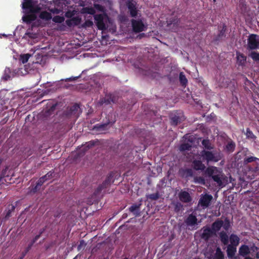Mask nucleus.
Masks as SVG:
<instances>
[{
	"label": "nucleus",
	"mask_w": 259,
	"mask_h": 259,
	"mask_svg": "<svg viewBox=\"0 0 259 259\" xmlns=\"http://www.w3.org/2000/svg\"><path fill=\"white\" fill-rule=\"evenodd\" d=\"M115 173L113 171H111L107 176L105 181L100 185L95 190L94 194L96 195H99L103 190L109 187L111 183L114 182L113 178Z\"/></svg>",
	"instance_id": "5"
},
{
	"label": "nucleus",
	"mask_w": 259,
	"mask_h": 259,
	"mask_svg": "<svg viewBox=\"0 0 259 259\" xmlns=\"http://www.w3.org/2000/svg\"><path fill=\"white\" fill-rule=\"evenodd\" d=\"M13 94H14V96L15 97H16V96H17H17L18 97V96H19V95L18 94V93H13Z\"/></svg>",
	"instance_id": "61"
},
{
	"label": "nucleus",
	"mask_w": 259,
	"mask_h": 259,
	"mask_svg": "<svg viewBox=\"0 0 259 259\" xmlns=\"http://www.w3.org/2000/svg\"><path fill=\"white\" fill-rule=\"evenodd\" d=\"M179 81L181 85L185 88L188 83V80L184 74V72H181L179 74Z\"/></svg>",
	"instance_id": "27"
},
{
	"label": "nucleus",
	"mask_w": 259,
	"mask_h": 259,
	"mask_svg": "<svg viewBox=\"0 0 259 259\" xmlns=\"http://www.w3.org/2000/svg\"><path fill=\"white\" fill-rule=\"evenodd\" d=\"M250 171L253 172H259V158H257L256 160L252 164L251 166L248 167Z\"/></svg>",
	"instance_id": "29"
},
{
	"label": "nucleus",
	"mask_w": 259,
	"mask_h": 259,
	"mask_svg": "<svg viewBox=\"0 0 259 259\" xmlns=\"http://www.w3.org/2000/svg\"><path fill=\"white\" fill-rule=\"evenodd\" d=\"M99 143L98 140H92L88 142H87L84 145H82L80 148L79 152V155H83L85 153L89 150L90 148L93 147L96 145H98Z\"/></svg>",
	"instance_id": "10"
},
{
	"label": "nucleus",
	"mask_w": 259,
	"mask_h": 259,
	"mask_svg": "<svg viewBox=\"0 0 259 259\" xmlns=\"http://www.w3.org/2000/svg\"><path fill=\"white\" fill-rule=\"evenodd\" d=\"M35 12V11L34 10V8H33V13H34ZM33 21L35 20L36 18V17L34 14H33Z\"/></svg>",
	"instance_id": "59"
},
{
	"label": "nucleus",
	"mask_w": 259,
	"mask_h": 259,
	"mask_svg": "<svg viewBox=\"0 0 259 259\" xmlns=\"http://www.w3.org/2000/svg\"><path fill=\"white\" fill-rule=\"evenodd\" d=\"M202 233L200 237L201 238L205 241H208L212 236L215 235L210 227L206 226L202 228Z\"/></svg>",
	"instance_id": "9"
},
{
	"label": "nucleus",
	"mask_w": 259,
	"mask_h": 259,
	"mask_svg": "<svg viewBox=\"0 0 259 259\" xmlns=\"http://www.w3.org/2000/svg\"><path fill=\"white\" fill-rule=\"evenodd\" d=\"M257 157L252 156H245L243 160V164L244 165H247L249 163H253L256 160Z\"/></svg>",
	"instance_id": "25"
},
{
	"label": "nucleus",
	"mask_w": 259,
	"mask_h": 259,
	"mask_svg": "<svg viewBox=\"0 0 259 259\" xmlns=\"http://www.w3.org/2000/svg\"><path fill=\"white\" fill-rule=\"evenodd\" d=\"M214 259H224V254L220 248L216 249L214 255Z\"/></svg>",
	"instance_id": "33"
},
{
	"label": "nucleus",
	"mask_w": 259,
	"mask_h": 259,
	"mask_svg": "<svg viewBox=\"0 0 259 259\" xmlns=\"http://www.w3.org/2000/svg\"><path fill=\"white\" fill-rule=\"evenodd\" d=\"M183 205L180 202H176L174 205V210L176 212H179L183 209Z\"/></svg>",
	"instance_id": "43"
},
{
	"label": "nucleus",
	"mask_w": 259,
	"mask_h": 259,
	"mask_svg": "<svg viewBox=\"0 0 259 259\" xmlns=\"http://www.w3.org/2000/svg\"><path fill=\"white\" fill-rule=\"evenodd\" d=\"M201 144L203 147V150H211L214 148L213 145L208 139H203L201 142Z\"/></svg>",
	"instance_id": "22"
},
{
	"label": "nucleus",
	"mask_w": 259,
	"mask_h": 259,
	"mask_svg": "<svg viewBox=\"0 0 259 259\" xmlns=\"http://www.w3.org/2000/svg\"><path fill=\"white\" fill-rule=\"evenodd\" d=\"M200 155L202 161L207 164L210 162H217L222 158L220 153L217 150H203L200 152Z\"/></svg>",
	"instance_id": "4"
},
{
	"label": "nucleus",
	"mask_w": 259,
	"mask_h": 259,
	"mask_svg": "<svg viewBox=\"0 0 259 259\" xmlns=\"http://www.w3.org/2000/svg\"><path fill=\"white\" fill-rule=\"evenodd\" d=\"M230 244L229 245L237 246L239 243L240 239L238 236L234 234H232L229 237Z\"/></svg>",
	"instance_id": "20"
},
{
	"label": "nucleus",
	"mask_w": 259,
	"mask_h": 259,
	"mask_svg": "<svg viewBox=\"0 0 259 259\" xmlns=\"http://www.w3.org/2000/svg\"><path fill=\"white\" fill-rule=\"evenodd\" d=\"M223 226V221L220 219H217L211 225L210 228L213 233L216 235Z\"/></svg>",
	"instance_id": "15"
},
{
	"label": "nucleus",
	"mask_w": 259,
	"mask_h": 259,
	"mask_svg": "<svg viewBox=\"0 0 259 259\" xmlns=\"http://www.w3.org/2000/svg\"><path fill=\"white\" fill-rule=\"evenodd\" d=\"M32 70L31 65L29 64L25 65L23 68H21L18 72L19 75H25L30 72Z\"/></svg>",
	"instance_id": "21"
},
{
	"label": "nucleus",
	"mask_w": 259,
	"mask_h": 259,
	"mask_svg": "<svg viewBox=\"0 0 259 259\" xmlns=\"http://www.w3.org/2000/svg\"><path fill=\"white\" fill-rule=\"evenodd\" d=\"M7 92V91L6 90H2L1 91H0V95H3V94H5V93Z\"/></svg>",
	"instance_id": "57"
},
{
	"label": "nucleus",
	"mask_w": 259,
	"mask_h": 259,
	"mask_svg": "<svg viewBox=\"0 0 259 259\" xmlns=\"http://www.w3.org/2000/svg\"><path fill=\"white\" fill-rule=\"evenodd\" d=\"M30 115H28L26 119H25V123L24 125L25 127H27L30 124H31V121H30Z\"/></svg>",
	"instance_id": "50"
},
{
	"label": "nucleus",
	"mask_w": 259,
	"mask_h": 259,
	"mask_svg": "<svg viewBox=\"0 0 259 259\" xmlns=\"http://www.w3.org/2000/svg\"><path fill=\"white\" fill-rule=\"evenodd\" d=\"M227 253L229 257H233L236 252V246L227 245Z\"/></svg>",
	"instance_id": "26"
},
{
	"label": "nucleus",
	"mask_w": 259,
	"mask_h": 259,
	"mask_svg": "<svg viewBox=\"0 0 259 259\" xmlns=\"http://www.w3.org/2000/svg\"><path fill=\"white\" fill-rule=\"evenodd\" d=\"M111 102H114L113 99L111 96H106L104 98L101 100V104L104 103L106 104H110Z\"/></svg>",
	"instance_id": "38"
},
{
	"label": "nucleus",
	"mask_w": 259,
	"mask_h": 259,
	"mask_svg": "<svg viewBox=\"0 0 259 259\" xmlns=\"http://www.w3.org/2000/svg\"><path fill=\"white\" fill-rule=\"evenodd\" d=\"M218 28L219 32L215 39L217 41L222 40L226 36V32L227 30V26L225 24H223L222 26H219Z\"/></svg>",
	"instance_id": "14"
},
{
	"label": "nucleus",
	"mask_w": 259,
	"mask_h": 259,
	"mask_svg": "<svg viewBox=\"0 0 259 259\" xmlns=\"http://www.w3.org/2000/svg\"><path fill=\"white\" fill-rule=\"evenodd\" d=\"M56 106V104L53 105L51 106V109H51L52 111H53V110L55 109Z\"/></svg>",
	"instance_id": "55"
},
{
	"label": "nucleus",
	"mask_w": 259,
	"mask_h": 259,
	"mask_svg": "<svg viewBox=\"0 0 259 259\" xmlns=\"http://www.w3.org/2000/svg\"><path fill=\"white\" fill-rule=\"evenodd\" d=\"M212 199V196L211 195L206 194L201 196L198 203L202 207L206 208L209 206Z\"/></svg>",
	"instance_id": "11"
},
{
	"label": "nucleus",
	"mask_w": 259,
	"mask_h": 259,
	"mask_svg": "<svg viewBox=\"0 0 259 259\" xmlns=\"http://www.w3.org/2000/svg\"><path fill=\"white\" fill-rule=\"evenodd\" d=\"M220 239L224 245H227L229 243V237L227 233L224 231H221L219 233Z\"/></svg>",
	"instance_id": "24"
},
{
	"label": "nucleus",
	"mask_w": 259,
	"mask_h": 259,
	"mask_svg": "<svg viewBox=\"0 0 259 259\" xmlns=\"http://www.w3.org/2000/svg\"><path fill=\"white\" fill-rule=\"evenodd\" d=\"M73 108L74 109H71V110H74L76 109V106H74V107H73Z\"/></svg>",
	"instance_id": "63"
},
{
	"label": "nucleus",
	"mask_w": 259,
	"mask_h": 259,
	"mask_svg": "<svg viewBox=\"0 0 259 259\" xmlns=\"http://www.w3.org/2000/svg\"><path fill=\"white\" fill-rule=\"evenodd\" d=\"M31 57V55L30 54H21L20 55L19 60L22 63L25 64L28 62Z\"/></svg>",
	"instance_id": "30"
},
{
	"label": "nucleus",
	"mask_w": 259,
	"mask_h": 259,
	"mask_svg": "<svg viewBox=\"0 0 259 259\" xmlns=\"http://www.w3.org/2000/svg\"><path fill=\"white\" fill-rule=\"evenodd\" d=\"M65 22H66V24H67V25L69 26V27H71L72 26H74L73 23H72V22L71 21V19L66 20Z\"/></svg>",
	"instance_id": "52"
},
{
	"label": "nucleus",
	"mask_w": 259,
	"mask_h": 259,
	"mask_svg": "<svg viewBox=\"0 0 259 259\" xmlns=\"http://www.w3.org/2000/svg\"><path fill=\"white\" fill-rule=\"evenodd\" d=\"M94 12H95V11H94V9H90V11L89 12V13L92 14H93L94 13Z\"/></svg>",
	"instance_id": "58"
},
{
	"label": "nucleus",
	"mask_w": 259,
	"mask_h": 259,
	"mask_svg": "<svg viewBox=\"0 0 259 259\" xmlns=\"http://www.w3.org/2000/svg\"><path fill=\"white\" fill-rule=\"evenodd\" d=\"M249 56L251 57L254 61L259 62V53L255 51H252L249 54Z\"/></svg>",
	"instance_id": "41"
},
{
	"label": "nucleus",
	"mask_w": 259,
	"mask_h": 259,
	"mask_svg": "<svg viewBox=\"0 0 259 259\" xmlns=\"http://www.w3.org/2000/svg\"><path fill=\"white\" fill-rule=\"evenodd\" d=\"M50 11L53 13L58 14L59 13V11L57 9H51Z\"/></svg>",
	"instance_id": "54"
},
{
	"label": "nucleus",
	"mask_w": 259,
	"mask_h": 259,
	"mask_svg": "<svg viewBox=\"0 0 259 259\" xmlns=\"http://www.w3.org/2000/svg\"><path fill=\"white\" fill-rule=\"evenodd\" d=\"M64 20V18L60 16H56L53 18V21L56 23H62Z\"/></svg>",
	"instance_id": "45"
},
{
	"label": "nucleus",
	"mask_w": 259,
	"mask_h": 259,
	"mask_svg": "<svg viewBox=\"0 0 259 259\" xmlns=\"http://www.w3.org/2000/svg\"><path fill=\"white\" fill-rule=\"evenodd\" d=\"M236 58L239 66H243L246 62V57L242 53L237 52Z\"/></svg>",
	"instance_id": "17"
},
{
	"label": "nucleus",
	"mask_w": 259,
	"mask_h": 259,
	"mask_svg": "<svg viewBox=\"0 0 259 259\" xmlns=\"http://www.w3.org/2000/svg\"><path fill=\"white\" fill-rule=\"evenodd\" d=\"M75 11L73 10V11H71V10H68L66 13H65V16L67 17V18H72L74 15H75Z\"/></svg>",
	"instance_id": "46"
},
{
	"label": "nucleus",
	"mask_w": 259,
	"mask_h": 259,
	"mask_svg": "<svg viewBox=\"0 0 259 259\" xmlns=\"http://www.w3.org/2000/svg\"><path fill=\"white\" fill-rule=\"evenodd\" d=\"M191 145L189 143H183L180 145L179 149L181 151L190 150L191 148Z\"/></svg>",
	"instance_id": "40"
},
{
	"label": "nucleus",
	"mask_w": 259,
	"mask_h": 259,
	"mask_svg": "<svg viewBox=\"0 0 259 259\" xmlns=\"http://www.w3.org/2000/svg\"><path fill=\"white\" fill-rule=\"evenodd\" d=\"M131 22L133 30L136 33L141 32L147 29V26L143 23L141 19H132Z\"/></svg>",
	"instance_id": "8"
},
{
	"label": "nucleus",
	"mask_w": 259,
	"mask_h": 259,
	"mask_svg": "<svg viewBox=\"0 0 259 259\" xmlns=\"http://www.w3.org/2000/svg\"><path fill=\"white\" fill-rule=\"evenodd\" d=\"M110 122L103 124H97L94 126L93 129L99 132H103L108 130V126Z\"/></svg>",
	"instance_id": "18"
},
{
	"label": "nucleus",
	"mask_w": 259,
	"mask_h": 259,
	"mask_svg": "<svg viewBox=\"0 0 259 259\" xmlns=\"http://www.w3.org/2000/svg\"><path fill=\"white\" fill-rule=\"evenodd\" d=\"M127 8L130 12V15L132 17H136L137 16L138 11L135 5L132 2H129L127 4Z\"/></svg>",
	"instance_id": "19"
},
{
	"label": "nucleus",
	"mask_w": 259,
	"mask_h": 259,
	"mask_svg": "<svg viewBox=\"0 0 259 259\" xmlns=\"http://www.w3.org/2000/svg\"><path fill=\"white\" fill-rule=\"evenodd\" d=\"M256 257L259 258V251H257L256 253Z\"/></svg>",
	"instance_id": "60"
},
{
	"label": "nucleus",
	"mask_w": 259,
	"mask_h": 259,
	"mask_svg": "<svg viewBox=\"0 0 259 259\" xmlns=\"http://www.w3.org/2000/svg\"><path fill=\"white\" fill-rule=\"evenodd\" d=\"M205 174L209 178H211L213 181L219 186L223 185V181L225 179L223 171L215 166L207 167L205 170Z\"/></svg>",
	"instance_id": "3"
},
{
	"label": "nucleus",
	"mask_w": 259,
	"mask_h": 259,
	"mask_svg": "<svg viewBox=\"0 0 259 259\" xmlns=\"http://www.w3.org/2000/svg\"><path fill=\"white\" fill-rule=\"evenodd\" d=\"M230 227V222L228 220H226L225 223L223 222V226L222 227H223L226 231H228Z\"/></svg>",
	"instance_id": "49"
},
{
	"label": "nucleus",
	"mask_w": 259,
	"mask_h": 259,
	"mask_svg": "<svg viewBox=\"0 0 259 259\" xmlns=\"http://www.w3.org/2000/svg\"><path fill=\"white\" fill-rule=\"evenodd\" d=\"M169 119L170 124L172 126H177L185 119L183 113L180 111L171 113L169 115Z\"/></svg>",
	"instance_id": "7"
},
{
	"label": "nucleus",
	"mask_w": 259,
	"mask_h": 259,
	"mask_svg": "<svg viewBox=\"0 0 259 259\" xmlns=\"http://www.w3.org/2000/svg\"><path fill=\"white\" fill-rule=\"evenodd\" d=\"M71 19L74 26L79 24L81 22V18L79 17H72Z\"/></svg>",
	"instance_id": "44"
},
{
	"label": "nucleus",
	"mask_w": 259,
	"mask_h": 259,
	"mask_svg": "<svg viewBox=\"0 0 259 259\" xmlns=\"http://www.w3.org/2000/svg\"><path fill=\"white\" fill-rule=\"evenodd\" d=\"M245 135L246 136V138L248 139L254 140L256 138V137L253 134V133L250 130L249 128H246V133Z\"/></svg>",
	"instance_id": "36"
},
{
	"label": "nucleus",
	"mask_w": 259,
	"mask_h": 259,
	"mask_svg": "<svg viewBox=\"0 0 259 259\" xmlns=\"http://www.w3.org/2000/svg\"><path fill=\"white\" fill-rule=\"evenodd\" d=\"M54 216L55 217H58L59 216V214H55Z\"/></svg>",
	"instance_id": "62"
},
{
	"label": "nucleus",
	"mask_w": 259,
	"mask_h": 259,
	"mask_svg": "<svg viewBox=\"0 0 259 259\" xmlns=\"http://www.w3.org/2000/svg\"><path fill=\"white\" fill-rule=\"evenodd\" d=\"M94 20L95 23L99 30H106L109 27H111L112 31H115V26L113 25L112 21L106 14L103 13L95 15Z\"/></svg>",
	"instance_id": "2"
},
{
	"label": "nucleus",
	"mask_w": 259,
	"mask_h": 259,
	"mask_svg": "<svg viewBox=\"0 0 259 259\" xmlns=\"http://www.w3.org/2000/svg\"><path fill=\"white\" fill-rule=\"evenodd\" d=\"M250 253L249 247L246 245H242L239 249V253L240 255L245 256Z\"/></svg>",
	"instance_id": "23"
},
{
	"label": "nucleus",
	"mask_w": 259,
	"mask_h": 259,
	"mask_svg": "<svg viewBox=\"0 0 259 259\" xmlns=\"http://www.w3.org/2000/svg\"><path fill=\"white\" fill-rule=\"evenodd\" d=\"M146 197L149 200H157L159 198V194L158 192H157L155 193L147 195Z\"/></svg>",
	"instance_id": "37"
},
{
	"label": "nucleus",
	"mask_w": 259,
	"mask_h": 259,
	"mask_svg": "<svg viewBox=\"0 0 259 259\" xmlns=\"http://www.w3.org/2000/svg\"><path fill=\"white\" fill-rule=\"evenodd\" d=\"M250 251H252V252H257L259 249L258 247L255 246L254 244H253L249 248Z\"/></svg>",
	"instance_id": "51"
},
{
	"label": "nucleus",
	"mask_w": 259,
	"mask_h": 259,
	"mask_svg": "<svg viewBox=\"0 0 259 259\" xmlns=\"http://www.w3.org/2000/svg\"><path fill=\"white\" fill-rule=\"evenodd\" d=\"M1 108H2V109H0V112L4 111L5 109L7 108L6 106H2Z\"/></svg>",
	"instance_id": "56"
},
{
	"label": "nucleus",
	"mask_w": 259,
	"mask_h": 259,
	"mask_svg": "<svg viewBox=\"0 0 259 259\" xmlns=\"http://www.w3.org/2000/svg\"><path fill=\"white\" fill-rule=\"evenodd\" d=\"M39 17L46 20H49L52 19V15L50 13L47 11H43L40 13Z\"/></svg>",
	"instance_id": "32"
},
{
	"label": "nucleus",
	"mask_w": 259,
	"mask_h": 259,
	"mask_svg": "<svg viewBox=\"0 0 259 259\" xmlns=\"http://www.w3.org/2000/svg\"><path fill=\"white\" fill-rule=\"evenodd\" d=\"M184 222L188 227H193L198 224L197 217L193 213L189 214L185 220Z\"/></svg>",
	"instance_id": "12"
},
{
	"label": "nucleus",
	"mask_w": 259,
	"mask_h": 259,
	"mask_svg": "<svg viewBox=\"0 0 259 259\" xmlns=\"http://www.w3.org/2000/svg\"><path fill=\"white\" fill-rule=\"evenodd\" d=\"M141 204L132 205L129 208L130 211L134 213L135 215H139L140 214V207Z\"/></svg>",
	"instance_id": "28"
},
{
	"label": "nucleus",
	"mask_w": 259,
	"mask_h": 259,
	"mask_svg": "<svg viewBox=\"0 0 259 259\" xmlns=\"http://www.w3.org/2000/svg\"><path fill=\"white\" fill-rule=\"evenodd\" d=\"M235 148V144L233 141H231L229 142L226 146V150L229 152H232L234 151Z\"/></svg>",
	"instance_id": "34"
},
{
	"label": "nucleus",
	"mask_w": 259,
	"mask_h": 259,
	"mask_svg": "<svg viewBox=\"0 0 259 259\" xmlns=\"http://www.w3.org/2000/svg\"><path fill=\"white\" fill-rule=\"evenodd\" d=\"M86 244H87L85 242V241L83 240H81L79 241V244L77 246V250L78 251L80 250L82 247H84L85 246Z\"/></svg>",
	"instance_id": "47"
},
{
	"label": "nucleus",
	"mask_w": 259,
	"mask_h": 259,
	"mask_svg": "<svg viewBox=\"0 0 259 259\" xmlns=\"http://www.w3.org/2000/svg\"><path fill=\"white\" fill-rule=\"evenodd\" d=\"M45 181H46L44 179V178H43L42 177L40 178L37 183H36V186L34 187H33V193H34L38 189H39L40 186L44 184V183Z\"/></svg>",
	"instance_id": "35"
},
{
	"label": "nucleus",
	"mask_w": 259,
	"mask_h": 259,
	"mask_svg": "<svg viewBox=\"0 0 259 259\" xmlns=\"http://www.w3.org/2000/svg\"><path fill=\"white\" fill-rule=\"evenodd\" d=\"M37 75V73H33V76H36Z\"/></svg>",
	"instance_id": "64"
},
{
	"label": "nucleus",
	"mask_w": 259,
	"mask_h": 259,
	"mask_svg": "<svg viewBox=\"0 0 259 259\" xmlns=\"http://www.w3.org/2000/svg\"><path fill=\"white\" fill-rule=\"evenodd\" d=\"M202 160H194L192 162L193 168L196 170H204L206 168V166L202 163Z\"/></svg>",
	"instance_id": "16"
},
{
	"label": "nucleus",
	"mask_w": 259,
	"mask_h": 259,
	"mask_svg": "<svg viewBox=\"0 0 259 259\" xmlns=\"http://www.w3.org/2000/svg\"><path fill=\"white\" fill-rule=\"evenodd\" d=\"M183 174L185 177H192L193 176V171L191 168H186L184 170Z\"/></svg>",
	"instance_id": "42"
},
{
	"label": "nucleus",
	"mask_w": 259,
	"mask_h": 259,
	"mask_svg": "<svg viewBox=\"0 0 259 259\" xmlns=\"http://www.w3.org/2000/svg\"><path fill=\"white\" fill-rule=\"evenodd\" d=\"M259 47V35L255 34H251L247 39V48L249 50H253Z\"/></svg>",
	"instance_id": "6"
},
{
	"label": "nucleus",
	"mask_w": 259,
	"mask_h": 259,
	"mask_svg": "<svg viewBox=\"0 0 259 259\" xmlns=\"http://www.w3.org/2000/svg\"><path fill=\"white\" fill-rule=\"evenodd\" d=\"M15 209V206L13 205H9L5 212V218H8L10 217L11 212Z\"/></svg>",
	"instance_id": "31"
},
{
	"label": "nucleus",
	"mask_w": 259,
	"mask_h": 259,
	"mask_svg": "<svg viewBox=\"0 0 259 259\" xmlns=\"http://www.w3.org/2000/svg\"><path fill=\"white\" fill-rule=\"evenodd\" d=\"M54 174V172H52L51 171L48 172L46 175L42 176L43 178H44V179L47 181L48 180L50 179L53 177V175Z\"/></svg>",
	"instance_id": "48"
},
{
	"label": "nucleus",
	"mask_w": 259,
	"mask_h": 259,
	"mask_svg": "<svg viewBox=\"0 0 259 259\" xmlns=\"http://www.w3.org/2000/svg\"><path fill=\"white\" fill-rule=\"evenodd\" d=\"M178 197L179 200L183 203H189L192 200L190 194L186 191L181 190L178 194Z\"/></svg>",
	"instance_id": "13"
},
{
	"label": "nucleus",
	"mask_w": 259,
	"mask_h": 259,
	"mask_svg": "<svg viewBox=\"0 0 259 259\" xmlns=\"http://www.w3.org/2000/svg\"><path fill=\"white\" fill-rule=\"evenodd\" d=\"M78 78V77H70V78H66L65 79V81H73V80H75Z\"/></svg>",
	"instance_id": "53"
},
{
	"label": "nucleus",
	"mask_w": 259,
	"mask_h": 259,
	"mask_svg": "<svg viewBox=\"0 0 259 259\" xmlns=\"http://www.w3.org/2000/svg\"><path fill=\"white\" fill-rule=\"evenodd\" d=\"M23 16V26H18L14 32V35L21 36L22 39L31 44L32 40V0H23L22 3Z\"/></svg>",
	"instance_id": "1"
},
{
	"label": "nucleus",
	"mask_w": 259,
	"mask_h": 259,
	"mask_svg": "<svg viewBox=\"0 0 259 259\" xmlns=\"http://www.w3.org/2000/svg\"><path fill=\"white\" fill-rule=\"evenodd\" d=\"M12 76V73L9 68H6L5 70L4 74L3 76V78L5 80H7Z\"/></svg>",
	"instance_id": "39"
}]
</instances>
